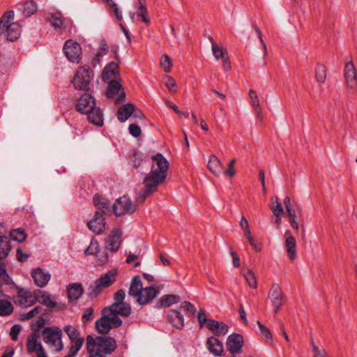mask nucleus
I'll return each mask as SVG.
<instances>
[{"label":"nucleus","instance_id":"obj_1","mask_svg":"<svg viewBox=\"0 0 357 357\" xmlns=\"http://www.w3.org/2000/svg\"><path fill=\"white\" fill-rule=\"evenodd\" d=\"M86 347L89 357H107L116 350L117 344L112 337L102 335L93 338L88 335Z\"/></svg>","mask_w":357,"mask_h":357},{"label":"nucleus","instance_id":"obj_2","mask_svg":"<svg viewBox=\"0 0 357 357\" xmlns=\"http://www.w3.org/2000/svg\"><path fill=\"white\" fill-rule=\"evenodd\" d=\"M165 181L158 175L150 173L144 177L143 181L144 187L139 190L135 202L137 204H144L146 198L153 195L157 191L158 185Z\"/></svg>","mask_w":357,"mask_h":357},{"label":"nucleus","instance_id":"obj_3","mask_svg":"<svg viewBox=\"0 0 357 357\" xmlns=\"http://www.w3.org/2000/svg\"><path fill=\"white\" fill-rule=\"evenodd\" d=\"M43 341L56 351L63 349L62 331L59 327H45L42 331Z\"/></svg>","mask_w":357,"mask_h":357},{"label":"nucleus","instance_id":"obj_4","mask_svg":"<svg viewBox=\"0 0 357 357\" xmlns=\"http://www.w3.org/2000/svg\"><path fill=\"white\" fill-rule=\"evenodd\" d=\"M116 275V272L110 271L102 275L89 285L87 289V295L91 298H96L104 288L109 287L112 283V278Z\"/></svg>","mask_w":357,"mask_h":357},{"label":"nucleus","instance_id":"obj_5","mask_svg":"<svg viewBox=\"0 0 357 357\" xmlns=\"http://www.w3.org/2000/svg\"><path fill=\"white\" fill-rule=\"evenodd\" d=\"M93 77V73L90 67L83 66L77 70L72 82L76 89L88 91Z\"/></svg>","mask_w":357,"mask_h":357},{"label":"nucleus","instance_id":"obj_6","mask_svg":"<svg viewBox=\"0 0 357 357\" xmlns=\"http://www.w3.org/2000/svg\"><path fill=\"white\" fill-rule=\"evenodd\" d=\"M109 314L113 317V321L115 324V328H119L122 325V320L118 315L128 317L131 314V307L127 303H121V305L112 304L109 306L105 307Z\"/></svg>","mask_w":357,"mask_h":357},{"label":"nucleus","instance_id":"obj_7","mask_svg":"<svg viewBox=\"0 0 357 357\" xmlns=\"http://www.w3.org/2000/svg\"><path fill=\"white\" fill-rule=\"evenodd\" d=\"M112 209L115 215L119 217L126 213H133L136 211L137 206L132 204L131 199L128 197L123 195L116 200L112 205Z\"/></svg>","mask_w":357,"mask_h":357},{"label":"nucleus","instance_id":"obj_8","mask_svg":"<svg viewBox=\"0 0 357 357\" xmlns=\"http://www.w3.org/2000/svg\"><path fill=\"white\" fill-rule=\"evenodd\" d=\"M108 83L106 89L105 94L108 98H112L115 95L119 93V95L116 99V102H120L125 100L126 92L121 84V78H113L107 81Z\"/></svg>","mask_w":357,"mask_h":357},{"label":"nucleus","instance_id":"obj_9","mask_svg":"<svg viewBox=\"0 0 357 357\" xmlns=\"http://www.w3.org/2000/svg\"><path fill=\"white\" fill-rule=\"evenodd\" d=\"M153 163L152 165V170L151 174L158 175L162 179L165 180L167 178V170L169 168V162L162 153H157L152 157Z\"/></svg>","mask_w":357,"mask_h":357},{"label":"nucleus","instance_id":"obj_10","mask_svg":"<svg viewBox=\"0 0 357 357\" xmlns=\"http://www.w3.org/2000/svg\"><path fill=\"white\" fill-rule=\"evenodd\" d=\"M63 51L66 58L73 63H78L82 56L81 45L73 40H68L66 41Z\"/></svg>","mask_w":357,"mask_h":357},{"label":"nucleus","instance_id":"obj_11","mask_svg":"<svg viewBox=\"0 0 357 357\" xmlns=\"http://www.w3.org/2000/svg\"><path fill=\"white\" fill-rule=\"evenodd\" d=\"M112 328H115L113 317L105 307L102 310V317L96 321V328L99 333L106 335Z\"/></svg>","mask_w":357,"mask_h":357},{"label":"nucleus","instance_id":"obj_12","mask_svg":"<svg viewBox=\"0 0 357 357\" xmlns=\"http://www.w3.org/2000/svg\"><path fill=\"white\" fill-rule=\"evenodd\" d=\"M344 76L350 92L356 93L357 91V72L352 61L346 63Z\"/></svg>","mask_w":357,"mask_h":357},{"label":"nucleus","instance_id":"obj_13","mask_svg":"<svg viewBox=\"0 0 357 357\" xmlns=\"http://www.w3.org/2000/svg\"><path fill=\"white\" fill-rule=\"evenodd\" d=\"M243 344L244 340L243 335L234 333L227 337L226 349L231 356H235L242 352Z\"/></svg>","mask_w":357,"mask_h":357},{"label":"nucleus","instance_id":"obj_14","mask_svg":"<svg viewBox=\"0 0 357 357\" xmlns=\"http://www.w3.org/2000/svg\"><path fill=\"white\" fill-rule=\"evenodd\" d=\"M268 298L274 307V313L277 314L284 303V294L278 284L272 285L268 294Z\"/></svg>","mask_w":357,"mask_h":357},{"label":"nucleus","instance_id":"obj_15","mask_svg":"<svg viewBox=\"0 0 357 357\" xmlns=\"http://www.w3.org/2000/svg\"><path fill=\"white\" fill-rule=\"evenodd\" d=\"M121 230L114 228L105 238V249L112 252H117L121 247Z\"/></svg>","mask_w":357,"mask_h":357},{"label":"nucleus","instance_id":"obj_16","mask_svg":"<svg viewBox=\"0 0 357 357\" xmlns=\"http://www.w3.org/2000/svg\"><path fill=\"white\" fill-rule=\"evenodd\" d=\"M95 107L96 100L89 93L82 95L75 105V109L82 114H87Z\"/></svg>","mask_w":357,"mask_h":357},{"label":"nucleus","instance_id":"obj_17","mask_svg":"<svg viewBox=\"0 0 357 357\" xmlns=\"http://www.w3.org/2000/svg\"><path fill=\"white\" fill-rule=\"evenodd\" d=\"M105 225L106 220L99 211H96L92 219L87 222L89 229L97 235L104 232Z\"/></svg>","mask_w":357,"mask_h":357},{"label":"nucleus","instance_id":"obj_18","mask_svg":"<svg viewBox=\"0 0 357 357\" xmlns=\"http://www.w3.org/2000/svg\"><path fill=\"white\" fill-rule=\"evenodd\" d=\"M93 204L97 208L96 211H99L102 215H109L113 211L110 201L101 195H94Z\"/></svg>","mask_w":357,"mask_h":357},{"label":"nucleus","instance_id":"obj_19","mask_svg":"<svg viewBox=\"0 0 357 357\" xmlns=\"http://www.w3.org/2000/svg\"><path fill=\"white\" fill-rule=\"evenodd\" d=\"M17 302L23 307L31 306L36 303L35 295L29 289L21 288L17 291Z\"/></svg>","mask_w":357,"mask_h":357},{"label":"nucleus","instance_id":"obj_20","mask_svg":"<svg viewBox=\"0 0 357 357\" xmlns=\"http://www.w3.org/2000/svg\"><path fill=\"white\" fill-rule=\"evenodd\" d=\"M35 284L39 287H44L47 285L51 278L49 273H45L41 268H36L31 273Z\"/></svg>","mask_w":357,"mask_h":357},{"label":"nucleus","instance_id":"obj_21","mask_svg":"<svg viewBox=\"0 0 357 357\" xmlns=\"http://www.w3.org/2000/svg\"><path fill=\"white\" fill-rule=\"evenodd\" d=\"M158 294V290L153 287L143 288L142 293L137 298V302L141 305H144L151 301Z\"/></svg>","mask_w":357,"mask_h":357},{"label":"nucleus","instance_id":"obj_22","mask_svg":"<svg viewBox=\"0 0 357 357\" xmlns=\"http://www.w3.org/2000/svg\"><path fill=\"white\" fill-rule=\"evenodd\" d=\"M33 294L35 295L34 299L36 300V303L38 301L48 307H55L56 306V301L51 298V295L49 292L40 289H36L33 291Z\"/></svg>","mask_w":357,"mask_h":357},{"label":"nucleus","instance_id":"obj_23","mask_svg":"<svg viewBox=\"0 0 357 357\" xmlns=\"http://www.w3.org/2000/svg\"><path fill=\"white\" fill-rule=\"evenodd\" d=\"M206 347L209 352L215 356H222L223 355V344L221 341L214 336L208 338Z\"/></svg>","mask_w":357,"mask_h":357},{"label":"nucleus","instance_id":"obj_24","mask_svg":"<svg viewBox=\"0 0 357 357\" xmlns=\"http://www.w3.org/2000/svg\"><path fill=\"white\" fill-rule=\"evenodd\" d=\"M102 76L105 82L110 79L120 77L119 64L114 61L107 63L103 69Z\"/></svg>","mask_w":357,"mask_h":357},{"label":"nucleus","instance_id":"obj_25","mask_svg":"<svg viewBox=\"0 0 357 357\" xmlns=\"http://www.w3.org/2000/svg\"><path fill=\"white\" fill-rule=\"evenodd\" d=\"M167 319L170 324L177 329H182L184 327V318L181 312L176 310H172L167 314Z\"/></svg>","mask_w":357,"mask_h":357},{"label":"nucleus","instance_id":"obj_26","mask_svg":"<svg viewBox=\"0 0 357 357\" xmlns=\"http://www.w3.org/2000/svg\"><path fill=\"white\" fill-rule=\"evenodd\" d=\"M5 27L8 40L13 42L19 38L21 34V26L18 22H12Z\"/></svg>","mask_w":357,"mask_h":357},{"label":"nucleus","instance_id":"obj_27","mask_svg":"<svg viewBox=\"0 0 357 357\" xmlns=\"http://www.w3.org/2000/svg\"><path fill=\"white\" fill-rule=\"evenodd\" d=\"M84 292L81 283H71L67 287V294L70 301L78 300Z\"/></svg>","mask_w":357,"mask_h":357},{"label":"nucleus","instance_id":"obj_28","mask_svg":"<svg viewBox=\"0 0 357 357\" xmlns=\"http://www.w3.org/2000/svg\"><path fill=\"white\" fill-rule=\"evenodd\" d=\"M86 114L90 123L98 126L103 125V114L100 107H95Z\"/></svg>","mask_w":357,"mask_h":357},{"label":"nucleus","instance_id":"obj_29","mask_svg":"<svg viewBox=\"0 0 357 357\" xmlns=\"http://www.w3.org/2000/svg\"><path fill=\"white\" fill-rule=\"evenodd\" d=\"M134 104L127 103L120 107L117 111V119L120 122H125L133 113Z\"/></svg>","mask_w":357,"mask_h":357},{"label":"nucleus","instance_id":"obj_30","mask_svg":"<svg viewBox=\"0 0 357 357\" xmlns=\"http://www.w3.org/2000/svg\"><path fill=\"white\" fill-rule=\"evenodd\" d=\"M143 289L142 282L139 275L135 276L130 283L128 294L130 296L137 297L140 295Z\"/></svg>","mask_w":357,"mask_h":357},{"label":"nucleus","instance_id":"obj_31","mask_svg":"<svg viewBox=\"0 0 357 357\" xmlns=\"http://www.w3.org/2000/svg\"><path fill=\"white\" fill-rule=\"evenodd\" d=\"M181 301V296L174 294L162 296L157 303L158 307H167Z\"/></svg>","mask_w":357,"mask_h":357},{"label":"nucleus","instance_id":"obj_32","mask_svg":"<svg viewBox=\"0 0 357 357\" xmlns=\"http://www.w3.org/2000/svg\"><path fill=\"white\" fill-rule=\"evenodd\" d=\"M296 242L294 237L292 236H287L285 240V248L290 260H294L296 257Z\"/></svg>","mask_w":357,"mask_h":357},{"label":"nucleus","instance_id":"obj_33","mask_svg":"<svg viewBox=\"0 0 357 357\" xmlns=\"http://www.w3.org/2000/svg\"><path fill=\"white\" fill-rule=\"evenodd\" d=\"M63 331L68 335L69 339L72 342V344H75L77 341H82V345H83L84 339L80 337L79 331L75 328L70 325L64 327Z\"/></svg>","mask_w":357,"mask_h":357},{"label":"nucleus","instance_id":"obj_34","mask_svg":"<svg viewBox=\"0 0 357 357\" xmlns=\"http://www.w3.org/2000/svg\"><path fill=\"white\" fill-rule=\"evenodd\" d=\"M207 167L211 173L218 175L221 172V162L215 155H211L209 158Z\"/></svg>","mask_w":357,"mask_h":357},{"label":"nucleus","instance_id":"obj_35","mask_svg":"<svg viewBox=\"0 0 357 357\" xmlns=\"http://www.w3.org/2000/svg\"><path fill=\"white\" fill-rule=\"evenodd\" d=\"M38 335L36 332L31 333L28 336L27 343H26V351L29 354H31L33 351H36L38 348V345H40V343L38 342Z\"/></svg>","mask_w":357,"mask_h":357},{"label":"nucleus","instance_id":"obj_36","mask_svg":"<svg viewBox=\"0 0 357 357\" xmlns=\"http://www.w3.org/2000/svg\"><path fill=\"white\" fill-rule=\"evenodd\" d=\"M13 312V306L10 301L4 299L0 300V316H9Z\"/></svg>","mask_w":357,"mask_h":357},{"label":"nucleus","instance_id":"obj_37","mask_svg":"<svg viewBox=\"0 0 357 357\" xmlns=\"http://www.w3.org/2000/svg\"><path fill=\"white\" fill-rule=\"evenodd\" d=\"M48 20L54 29H65V26H63V19L60 13L52 14Z\"/></svg>","mask_w":357,"mask_h":357},{"label":"nucleus","instance_id":"obj_38","mask_svg":"<svg viewBox=\"0 0 357 357\" xmlns=\"http://www.w3.org/2000/svg\"><path fill=\"white\" fill-rule=\"evenodd\" d=\"M242 273L250 287L256 289L257 287V282L252 271L250 269H243Z\"/></svg>","mask_w":357,"mask_h":357},{"label":"nucleus","instance_id":"obj_39","mask_svg":"<svg viewBox=\"0 0 357 357\" xmlns=\"http://www.w3.org/2000/svg\"><path fill=\"white\" fill-rule=\"evenodd\" d=\"M10 236L13 241L22 243L25 241L26 234L24 229L18 228L13 229L10 232Z\"/></svg>","mask_w":357,"mask_h":357},{"label":"nucleus","instance_id":"obj_40","mask_svg":"<svg viewBox=\"0 0 357 357\" xmlns=\"http://www.w3.org/2000/svg\"><path fill=\"white\" fill-rule=\"evenodd\" d=\"M315 77L318 82L323 84L326 78V68L324 65L318 64L315 69Z\"/></svg>","mask_w":357,"mask_h":357},{"label":"nucleus","instance_id":"obj_41","mask_svg":"<svg viewBox=\"0 0 357 357\" xmlns=\"http://www.w3.org/2000/svg\"><path fill=\"white\" fill-rule=\"evenodd\" d=\"M36 10L37 5L34 1L31 0L24 3L23 9V15L24 16L29 17L36 13Z\"/></svg>","mask_w":357,"mask_h":357},{"label":"nucleus","instance_id":"obj_42","mask_svg":"<svg viewBox=\"0 0 357 357\" xmlns=\"http://www.w3.org/2000/svg\"><path fill=\"white\" fill-rule=\"evenodd\" d=\"M10 249L11 246L9 240H0V259L6 258Z\"/></svg>","mask_w":357,"mask_h":357},{"label":"nucleus","instance_id":"obj_43","mask_svg":"<svg viewBox=\"0 0 357 357\" xmlns=\"http://www.w3.org/2000/svg\"><path fill=\"white\" fill-rule=\"evenodd\" d=\"M212 52L215 59H222L228 56L227 50L222 47H220L218 45H213Z\"/></svg>","mask_w":357,"mask_h":357},{"label":"nucleus","instance_id":"obj_44","mask_svg":"<svg viewBox=\"0 0 357 357\" xmlns=\"http://www.w3.org/2000/svg\"><path fill=\"white\" fill-rule=\"evenodd\" d=\"M82 341H77L75 344H72L69 347L68 353L64 357H75L77 355L78 351L82 348Z\"/></svg>","mask_w":357,"mask_h":357},{"label":"nucleus","instance_id":"obj_45","mask_svg":"<svg viewBox=\"0 0 357 357\" xmlns=\"http://www.w3.org/2000/svg\"><path fill=\"white\" fill-rule=\"evenodd\" d=\"M14 17V11L13 10H8L2 15L0 20V25L3 26H6V25H8L10 24V20H13Z\"/></svg>","mask_w":357,"mask_h":357},{"label":"nucleus","instance_id":"obj_46","mask_svg":"<svg viewBox=\"0 0 357 357\" xmlns=\"http://www.w3.org/2000/svg\"><path fill=\"white\" fill-rule=\"evenodd\" d=\"M137 15L142 17V22L146 24H150L148 12L146 6H139L137 10Z\"/></svg>","mask_w":357,"mask_h":357},{"label":"nucleus","instance_id":"obj_47","mask_svg":"<svg viewBox=\"0 0 357 357\" xmlns=\"http://www.w3.org/2000/svg\"><path fill=\"white\" fill-rule=\"evenodd\" d=\"M42 310V307L36 306L29 312L21 315L22 320H28L33 318L34 316L38 314Z\"/></svg>","mask_w":357,"mask_h":357},{"label":"nucleus","instance_id":"obj_48","mask_svg":"<svg viewBox=\"0 0 357 357\" xmlns=\"http://www.w3.org/2000/svg\"><path fill=\"white\" fill-rule=\"evenodd\" d=\"M99 250V245L97 241L96 242H91V244L89 246L84 250V255L86 256L87 255H94L98 254Z\"/></svg>","mask_w":357,"mask_h":357},{"label":"nucleus","instance_id":"obj_49","mask_svg":"<svg viewBox=\"0 0 357 357\" xmlns=\"http://www.w3.org/2000/svg\"><path fill=\"white\" fill-rule=\"evenodd\" d=\"M160 64L166 73H169L172 68V61L169 56L163 54L160 60Z\"/></svg>","mask_w":357,"mask_h":357},{"label":"nucleus","instance_id":"obj_50","mask_svg":"<svg viewBox=\"0 0 357 357\" xmlns=\"http://www.w3.org/2000/svg\"><path fill=\"white\" fill-rule=\"evenodd\" d=\"M276 200V206H273L271 208L273 214L275 217H278V215H282L284 214V211L282 207V204L279 202V199L278 197H275Z\"/></svg>","mask_w":357,"mask_h":357},{"label":"nucleus","instance_id":"obj_51","mask_svg":"<svg viewBox=\"0 0 357 357\" xmlns=\"http://www.w3.org/2000/svg\"><path fill=\"white\" fill-rule=\"evenodd\" d=\"M257 325L260 330L261 335L264 337L266 340H271L273 338L272 333L270 330L263 325L260 321H257Z\"/></svg>","mask_w":357,"mask_h":357},{"label":"nucleus","instance_id":"obj_52","mask_svg":"<svg viewBox=\"0 0 357 357\" xmlns=\"http://www.w3.org/2000/svg\"><path fill=\"white\" fill-rule=\"evenodd\" d=\"M126 297V293L125 291L123 289L118 290L114 294V303L112 304H117L121 305V303H125L123 301Z\"/></svg>","mask_w":357,"mask_h":357},{"label":"nucleus","instance_id":"obj_53","mask_svg":"<svg viewBox=\"0 0 357 357\" xmlns=\"http://www.w3.org/2000/svg\"><path fill=\"white\" fill-rule=\"evenodd\" d=\"M252 28L254 29V30L255 31V32L257 33V36H258V38L260 40V43L263 46V50H264V56H266V54H267V49H266V45L262 38V34H261V31L260 30V29L257 26V25L256 24V23H252Z\"/></svg>","mask_w":357,"mask_h":357},{"label":"nucleus","instance_id":"obj_54","mask_svg":"<svg viewBox=\"0 0 357 357\" xmlns=\"http://www.w3.org/2000/svg\"><path fill=\"white\" fill-rule=\"evenodd\" d=\"M249 96L251 99V105L254 109L258 107H261L259 104V98L257 95L256 91L254 89L250 90Z\"/></svg>","mask_w":357,"mask_h":357},{"label":"nucleus","instance_id":"obj_55","mask_svg":"<svg viewBox=\"0 0 357 357\" xmlns=\"http://www.w3.org/2000/svg\"><path fill=\"white\" fill-rule=\"evenodd\" d=\"M130 134L135 137H138L141 135L142 130L140 127L135 123H132L129 126L128 128Z\"/></svg>","mask_w":357,"mask_h":357},{"label":"nucleus","instance_id":"obj_56","mask_svg":"<svg viewBox=\"0 0 357 357\" xmlns=\"http://www.w3.org/2000/svg\"><path fill=\"white\" fill-rule=\"evenodd\" d=\"M93 309L92 307H88L82 314V320L83 323H86L91 321L93 318Z\"/></svg>","mask_w":357,"mask_h":357},{"label":"nucleus","instance_id":"obj_57","mask_svg":"<svg viewBox=\"0 0 357 357\" xmlns=\"http://www.w3.org/2000/svg\"><path fill=\"white\" fill-rule=\"evenodd\" d=\"M109 47L105 40H102L100 43V47L98 48L97 51V56L102 57L104 55H106L108 52Z\"/></svg>","mask_w":357,"mask_h":357},{"label":"nucleus","instance_id":"obj_58","mask_svg":"<svg viewBox=\"0 0 357 357\" xmlns=\"http://www.w3.org/2000/svg\"><path fill=\"white\" fill-rule=\"evenodd\" d=\"M180 307L181 309H183V310L191 313L192 315H195V314L196 312V309H195V306L191 303H190L188 301H183L181 303Z\"/></svg>","mask_w":357,"mask_h":357},{"label":"nucleus","instance_id":"obj_59","mask_svg":"<svg viewBox=\"0 0 357 357\" xmlns=\"http://www.w3.org/2000/svg\"><path fill=\"white\" fill-rule=\"evenodd\" d=\"M20 325H17V324H15L14 326H13L10 328V338L14 340V341H17V339H18V335H19V333L20 332Z\"/></svg>","mask_w":357,"mask_h":357},{"label":"nucleus","instance_id":"obj_60","mask_svg":"<svg viewBox=\"0 0 357 357\" xmlns=\"http://www.w3.org/2000/svg\"><path fill=\"white\" fill-rule=\"evenodd\" d=\"M219 325L220 322L214 319H208L206 323L207 328L213 333L218 329Z\"/></svg>","mask_w":357,"mask_h":357},{"label":"nucleus","instance_id":"obj_61","mask_svg":"<svg viewBox=\"0 0 357 357\" xmlns=\"http://www.w3.org/2000/svg\"><path fill=\"white\" fill-rule=\"evenodd\" d=\"M198 321L199 323L200 327L202 328L204 324L207 323L209 319H207L205 312L200 309L198 315H197Z\"/></svg>","mask_w":357,"mask_h":357},{"label":"nucleus","instance_id":"obj_62","mask_svg":"<svg viewBox=\"0 0 357 357\" xmlns=\"http://www.w3.org/2000/svg\"><path fill=\"white\" fill-rule=\"evenodd\" d=\"M228 326L223 323L220 322L218 329L215 332V335H225L228 331Z\"/></svg>","mask_w":357,"mask_h":357},{"label":"nucleus","instance_id":"obj_63","mask_svg":"<svg viewBox=\"0 0 357 357\" xmlns=\"http://www.w3.org/2000/svg\"><path fill=\"white\" fill-rule=\"evenodd\" d=\"M16 257H17V259L20 261V262H24L26 261L28 258H29V255H26V254H24L23 252H22V250L20 248H18L17 249V251H16Z\"/></svg>","mask_w":357,"mask_h":357},{"label":"nucleus","instance_id":"obj_64","mask_svg":"<svg viewBox=\"0 0 357 357\" xmlns=\"http://www.w3.org/2000/svg\"><path fill=\"white\" fill-rule=\"evenodd\" d=\"M96 257L99 265L105 264L108 261L109 258L108 255L106 252L102 254L98 252V254H96Z\"/></svg>","mask_w":357,"mask_h":357}]
</instances>
